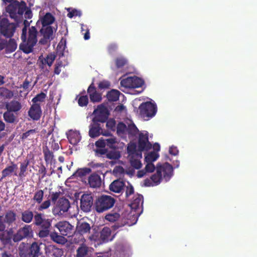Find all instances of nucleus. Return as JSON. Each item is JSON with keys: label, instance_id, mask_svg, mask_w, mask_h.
Returning <instances> with one entry per match:
<instances>
[{"label": "nucleus", "instance_id": "obj_52", "mask_svg": "<svg viewBox=\"0 0 257 257\" xmlns=\"http://www.w3.org/2000/svg\"><path fill=\"white\" fill-rule=\"evenodd\" d=\"M50 201L46 200L44 201L38 208V210L42 211L44 209H46L50 206Z\"/></svg>", "mask_w": 257, "mask_h": 257}, {"label": "nucleus", "instance_id": "obj_23", "mask_svg": "<svg viewBox=\"0 0 257 257\" xmlns=\"http://www.w3.org/2000/svg\"><path fill=\"white\" fill-rule=\"evenodd\" d=\"M125 182L120 180L113 181L109 185L110 191L115 193H119L123 189Z\"/></svg>", "mask_w": 257, "mask_h": 257}, {"label": "nucleus", "instance_id": "obj_63", "mask_svg": "<svg viewBox=\"0 0 257 257\" xmlns=\"http://www.w3.org/2000/svg\"><path fill=\"white\" fill-rule=\"evenodd\" d=\"M154 151L153 152H156L158 153L160 150V146L159 144L156 143L153 146Z\"/></svg>", "mask_w": 257, "mask_h": 257}, {"label": "nucleus", "instance_id": "obj_47", "mask_svg": "<svg viewBox=\"0 0 257 257\" xmlns=\"http://www.w3.org/2000/svg\"><path fill=\"white\" fill-rule=\"evenodd\" d=\"M120 156L118 151H112L107 154V157L110 159H118Z\"/></svg>", "mask_w": 257, "mask_h": 257}, {"label": "nucleus", "instance_id": "obj_33", "mask_svg": "<svg viewBox=\"0 0 257 257\" xmlns=\"http://www.w3.org/2000/svg\"><path fill=\"white\" fill-rule=\"evenodd\" d=\"M91 172V169L88 168H83L78 169L77 171L74 174V176L77 177H82L87 174Z\"/></svg>", "mask_w": 257, "mask_h": 257}, {"label": "nucleus", "instance_id": "obj_27", "mask_svg": "<svg viewBox=\"0 0 257 257\" xmlns=\"http://www.w3.org/2000/svg\"><path fill=\"white\" fill-rule=\"evenodd\" d=\"M102 134L103 136H108V134L103 133L100 126L93 124L90 128L89 136L92 138L98 137L100 134Z\"/></svg>", "mask_w": 257, "mask_h": 257}, {"label": "nucleus", "instance_id": "obj_49", "mask_svg": "<svg viewBox=\"0 0 257 257\" xmlns=\"http://www.w3.org/2000/svg\"><path fill=\"white\" fill-rule=\"evenodd\" d=\"M124 187L126 189V194L127 196L131 195L134 192V188L133 186L128 182H125Z\"/></svg>", "mask_w": 257, "mask_h": 257}, {"label": "nucleus", "instance_id": "obj_13", "mask_svg": "<svg viewBox=\"0 0 257 257\" xmlns=\"http://www.w3.org/2000/svg\"><path fill=\"white\" fill-rule=\"evenodd\" d=\"M94 117L93 121L94 122H104L107 119L108 116V111L106 107L100 105L94 110L93 112Z\"/></svg>", "mask_w": 257, "mask_h": 257}, {"label": "nucleus", "instance_id": "obj_46", "mask_svg": "<svg viewBox=\"0 0 257 257\" xmlns=\"http://www.w3.org/2000/svg\"><path fill=\"white\" fill-rule=\"evenodd\" d=\"M17 46V45L16 42L14 40H11L7 45V49L8 50L12 52L16 50Z\"/></svg>", "mask_w": 257, "mask_h": 257}, {"label": "nucleus", "instance_id": "obj_59", "mask_svg": "<svg viewBox=\"0 0 257 257\" xmlns=\"http://www.w3.org/2000/svg\"><path fill=\"white\" fill-rule=\"evenodd\" d=\"M115 110L117 112H122V113H125V112H126V109H125V107L124 106H123V105H118Z\"/></svg>", "mask_w": 257, "mask_h": 257}, {"label": "nucleus", "instance_id": "obj_37", "mask_svg": "<svg viewBox=\"0 0 257 257\" xmlns=\"http://www.w3.org/2000/svg\"><path fill=\"white\" fill-rule=\"evenodd\" d=\"M33 214L31 211H25L23 213L22 219L24 221L29 223L31 221Z\"/></svg>", "mask_w": 257, "mask_h": 257}, {"label": "nucleus", "instance_id": "obj_40", "mask_svg": "<svg viewBox=\"0 0 257 257\" xmlns=\"http://www.w3.org/2000/svg\"><path fill=\"white\" fill-rule=\"evenodd\" d=\"M0 95L7 98H11L13 94L8 89L2 87L0 88Z\"/></svg>", "mask_w": 257, "mask_h": 257}, {"label": "nucleus", "instance_id": "obj_45", "mask_svg": "<svg viewBox=\"0 0 257 257\" xmlns=\"http://www.w3.org/2000/svg\"><path fill=\"white\" fill-rule=\"evenodd\" d=\"M127 61L122 57H120L116 60L115 64L117 68H119L125 65Z\"/></svg>", "mask_w": 257, "mask_h": 257}, {"label": "nucleus", "instance_id": "obj_17", "mask_svg": "<svg viewBox=\"0 0 257 257\" xmlns=\"http://www.w3.org/2000/svg\"><path fill=\"white\" fill-rule=\"evenodd\" d=\"M55 227L59 229L63 235H67L70 234L73 229V226L67 221L59 222L55 225Z\"/></svg>", "mask_w": 257, "mask_h": 257}, {"label": "nucleus", "instance_id": "obj_3", "mask_svg": "<svg viewBox=\"0 0 257 257\" xmlns=\"http://www.w3.org/2000/svg\"><path fill=\"white\" fill-rule=\"evenodd\" d=\"M156 172L153 174L150 179L145 181L146 186H156L159 184L164 179L166 181L170 180L173 175V168L168 163H158L155 167Z\"/></svg>", "mask_w": 257, "mask_h": 257}, {"label": "nucleus", "instance_id": "obj_10", "mask_svg": "<svg viewBox=\"0 0 257 257\" xmlns=\"http://www.w3.org/2000/svg\"><path fill=\"white\" fill-rule=\"evenodd\" d=\"M95 146L97 148L102 149V150H100V153L104 154L106 152L104 149L106 146L110 149H117L121 147L123 145L119 144L114 137H110L106 139H99L95 142Z\"/></svg>", "mask_w": 257, "mask_h": 257}, {"label": "nucleus", "instance_id": "obj_5", "mask_svg": "<svg viewBox=\"0 0 257 257\" xmlns=\"http://www.w3.org/2000/svg\"><path fill=\"white\" fill-rule=\"evenodd\" d=\"M7 11L10 13L11 17L14 18L16 17L17 14L22 15L24 13L25 18L30 19L32 17L31 11L27 7L26 3L23 1L14 2L8 6Z\"/></svg>", "mask_w": 257, "mask_h": 257}, {"label": "nucleus", "instance_id": "obj_42", "mask_svg": "<svg viewBox=\"0 0 257 257\" xmlns=\"http://www.w3.org/2000/svg\"><path fill=\"white\" fill-rule=\"evenodd\" d=\"M46 95L44 93H41L37 95L33 99V101L35 104H38V102H41L44 100Z\"/></svg>", "mask_w": 257, "mask_h": 257}, {"label": "nucleus", "instance_id": "obj_4", "mask_svg": "<svg viewBox=\"0 0 257 257\" xmlns=\"http://www.w3.org/2000/svg\"><path fill=\"white\" fill-rule=\"evenodd\" d=\"M36 34L37 31L34 27L29 29L28 35H27L26 28L23 29L21 37L23 41L20 48L25 53L28 54L32 51L33 47L37 42Z\"/></svg>", "mask_w": 257, "mask_h": 257}, {"label": "nucleus", "instance_id": "obj_12", "mask_svg": "<svg viewBox=\"0 0 257 257\" xmlns=\"http://www.w3.org/2000/svg\"><path fill=\"white\" fill-rule=\"evenodd\" d=\"M69 207L70 203L67 199L63 198H60L53 208L52 212L55 215H60L67 211Z\"/></svg>", "mask_w": 257, "mask_h": 257}, {"label": "nucleus", "instance_id": "obj_44", "mask_svg": "<svg viewBox=\"0 0 257 257\" xmlns=\"http://www.w3.org/2000/svg\"><path fill=\"white\" fill-rule=\"evenodd\" d=\"M6 222L10 223L15 220V214L14 212L10 211L6 215Z\"/></svg>", "mask_w": 257, "mask_h": 257}, {"label": "nucleus", "instance_id": "obj_32", "mask_svg": "<svg viewBox=\"0 0 257 257\" xmlns=\"http://www.w3.org/2000/svg\"><path fill=\"white\" fill-rule=\"evenodd\" d=\"M120 217L119 214L117 212H112L105 216V219L109 222H114L117 220Z\"/></svg>", "mask_w": 257, "mask_h": 257}, {"label": "nucleus", "instance_id": "obj_25", "mask_svg": "<svg viewBox=\"0 0 257 257\" xmlns=\"http://www.w3.org/2000/svg\"><path fill=\"white\" fill-rule=\"evenodd\" d=\"M88 183L91 187H99L101 184L100 177L96 174H93L89 177Z\"/></svg>", "mask_w": 257, "mask_h": 257}, {"label": "nucleus", "instance_id": "obj_60", "mask_svg": "<svg viewBox=\"0 0 257 257\" xmlns=\"http://www.w3.org/2000/svg\"><path fill=\"white\" fill-rule=\"evenodd\" d=\"M169 153L170 154L176 155L178 154V151L176 147L172 146L169 149Z\"/></svg>", "mask_w": 257, "mask_h": 257}, {"label": "nucleus", "instance_id": "obj_41", "mask_svg": "<svg viewBox=\"0 0 257 257\" xmlns=\"http://www.w3.org/2000/svg\"><path fill=\"white\" fill-rule=\"evenodd\" d=\"M66 48L65 42L61 41L57 47V52L60 55H63L64 51Z\"/></svg>", "mask_w": 257, "mask_h": 257}, {"label": "nucleus", "instance_id": "obj_48", "mask_svg": "<svg viewBox=\"0 0 257 257\" xmlns=\"http://www.w3.org/2000/svg\"><path fill=\"white\" fill-rule=\"evenodd\" d=\"M88 102V100L86 96H81L78 99V104L81 106L86 105Z\"/></svg>", "mask_w": 257, "mask_h": 257}, {"label": "nucleus", "instance_id": "obj_21", "mask_svg": "<svg viewBox=\"0 0 257 257\" xmlns=\"http://www.w3.org/2000/svg\"><path fill=\"white\" fill-rule=\"evenodd\" d=\"M39 247L36 242L33 243L26 253L22 252L21 257H34L39 252Z\"/></svg>", "mask_w": 257, "mask_h": 257}, {"label": "nucleus", "instance_id": "obj_9", "mask_svg": "<svg viewBox=\"0 0 257 257\" xmlns=\"http://www.w3.org/2000/svg\"><path fill=\"white\" fill-rule=\"evenodd\" d=\"M120 83L122 90L124 91L126 89H133L142 87L144 81L140 78L133 76L122 79Z\"/></svg>", "mask_w": 257, "mask_h": 257}, {"label": "nucleus", "instance_id": "obj_30", "mask_svg": "<svg viewBox=\"0 0 257 257\" xmlns=\"http://www.w3.org/2000/svg\"><path fill=\"white\" fill-rule=\"evenodd\" d=\"M120 92L115 89H112L107 94V98L109 101H115L118 100Z\"/></svg>", "mask_w": 257, "mask_h": 257}, {"label": "nucleus", "instance_id": "obj_19", "mask_svg": "<svg viewBox=\"0 0 257 257\" xmlns=\"http://www.w3.org/2000/svg\"><path fill=\"white\" fill-rule=\"evenodd\" d=\"M32 229L29 226H26L21 229L14 236V240L18 241L23 238L32 235Z\"/></svg>", "mask_w": 257, "mask_h": 257}, {"label": "nucleus", "instance_id": "obj_22", "mask_svg": "<svg viewBox=\"0 0 257 257\" xmlns=\"http://www.w3.org/2000/svg\"><path fill=\"white\" fill-rule=\"evenodd\" d=\"M41 110L38 104H33L29 111V115L34 120H38L40 117Z\"/></svg>", "mask_w": 257, "mask_h": 257}, {"label": "nucleus", "instance_id": "obj_35", "mask_svg": "<svg viewBox=\"0 0 257 257\" xmlns=\"http://www.w3.org/2000/svg\"><path fill=\"white\" fill-rule=\"evenodd\" d=\"M47 249H49L52 252V255L54 257H61L63 254V251L62 249L54 247L53 246H50Z\"/></svg>", "mask_w": 257, "mask_h": 257}, {"label": "nucleus", "instance_id": "obj_53", "mask_svg": "<svg viewBox=\"0 0 257 257\" xmlns=\"http://www.w3.org/2000/svg\"><path fill=\"white\" fill-rule=\"evenodd\" d=\"M115 122L113 119H109L107 120L106 122V127L108 129L114 130L115 127Z\"/></svg>", "mask_w": 257, "mask_h": 257}, {"label": "nucleus", "instance_id": "obj_28", "mask_svg": "<svg viewBox=\"0 0 257 257\" xmlns=\"http://www.w3.org/2000/svg\"><path fill=\"white\" fill-rule=\"evenodd\" d=\"M90 229V227L88 223L83 221H79L78 222L76 230L80 233L83 234L87 233L89 231Z\"/></svg>", "mask_w": 257, "mask_h": 257}, {"label": "nucleus", "instance_id": "obj_56", "mask_svg": "<svg viewBox=\"0 0 257 257\" xmlns=\"http://www.w3.org/2000/svg\"><path fill=\"white\" fill-rule=\"evenodd\" d=\"M40 225L44 229H48L51 225V220L49 219L44 220Z\"/></svg>", "mask_w": 257, "mask_h": 257}, {"label": "nucleus", "instance_id": "obj_14", "mask_svg": "<svg viewBox=\"0 0 257 257\" xmlns=\"http://www.w3.org/2000/svg\"><path fill=\"white\" fill-rule=\"evenodd\" d=\"M1 32L6 37H10L13 36L16 29L14 24L9 23L6 20L0 22Z\"/></svg>", "mask_w": 257, "mask_h": 257}, {"label": "nucleus", "instance_id": "obj_38", "mask_svg": "<svg viewBox=\"0 0 257 257\" xmlns=\"http://www.w3.org/2000/svg\"><path fill=\"white\" fill-rule=\"evenodd\" d=\"M4 117L5 120L9 122H13L15 119L13 113L10 110L4 113Z\"/></svg>", "mask_w": 257, "mask_h": 257}, {"label": "nucleus", "instance_id": "obj_62", "mask_svg": "<svg viewBox=\"0 0 257 257\" xmlns=\"http://www.w3.org/2000/svg\"><path fill=\"white\" fill-rule=\"evenodd\" d=\"M3 220V217L2 216H0V231H3L5 228V226Z\"/></svg>", "mask_w": 257, "mask_h": 257}, {"label": "nucleus", "instance_id": "obj_50", "mask_svg": "<svg viewBox=\"0 0 257 257\" xmlns=\"http://www.w3.org/2000/svg\"><path fill=\"white\" fill-rule=\"evenodd\" d=\"M43 197V192L42 190H39L37 192L34 196V200L38 203L41 202Z\"/></svg>", "mask_w": 257, "mask_h": 257}, {"label": "nucleus", "instance_id": "obj_2", "mask_svg": "<svg viewBox=\"0 0 257 257\" xmlns=\"http://www.w3.org/2000/svg\"><path fill=\"white\" fill-rule=\"evenodd\" d=\"M55 21V18L50 13L45 14L41 11L39 13V19L37 22V25H42L40 30V43L45 44L53 38V34L56 32L57 28L52 27L51 25Z\"/></svg>", "mask_w": 257, "mask_h": 257}, {"label": "nucleus", "instance_id": "obj_58", "mask_svg": "<svg viewBox=\"0 0 257 257\" xmlns=\"http://www.w3.org/2000/svg\"><path fill=\"white\" fill-rule=\"evenodd\" d=\"M35 220L36 221V224L37 225L41 224L42 222L43 221V219L42 217V216L40 214H37L35 216Z\"/></svg>", "mask_w": 257, "mask_h": 257}, {"label": "nucleus", "instance_id": "obj_16", "mask_svg": "<svg viewBox=\"0 0 257 257\" xmlns=\"http://www.w3.org/2000/svg\"><path fill=\"white\" fill-rule=\"evenodd\" d=\"M92 205V197L90 194H84L80 200V207L85 212H88Z\"/></svg>", "mask_w": 257, "mask_h": 257}, {"label": "nucleus", "instance_id": "obj_20", "mask_svg": "<svg viewBox=\"0 0 257 257\" xmlns=\"http://www.w3.org/2000/svg\"><path fill=\"white\" fill-rule=\"evenodd\" d=\"M76 257H93V250L91 248L82 245L77 249Z\"/></svg>", "mask_w": 257, "mask_h": 257}, {"label": "nucleus", "instance_id": "obj_61", "mask_svg": "<svg viewBox=\"0 0 257 257\" xmlns=\"http://www.w3.org/2000/svg\"><path fill=\"white\" fill-rule=\"evenodd\" d=\"M49 234V230L46 229H44L41 230L39 232V236L42 237L47 236Z\"/></svg>", "mask_w": 257, "mask_h": 257}, {"label": "nucleus", "instance_id": "obj_64", "mask_svg": "<svg viewBox=\"0 0 257 257\" xmlns=\"http://www.w3.org/2000/svg\"><path fill=\"white\" fill-rule=\"evenodd\" d=\"M29 82L27 81H25L22 85L23 88L27 91H28V90L29 89Z\"/></svg>", "mask_w": 257, "mask_h": 257}, {"label": "nucleus", "instance_id": "obj_43", "mask_svg": "<svg viewBox=\"0 0 257 257\" xmlns=\"http://www.w3.org/2000/svg\"><path fill=\"white\" fill-rule=\"evenodd\" d=\"M67 10L69 12L67 16L70 18H72L74 16H80L81 15L80 12L76 10L68 8L67 9Z\"/></svg>", "mask_w": 257, "mask_h": 257}, {"label": "nucleus", "instance_id": "obj_24", "mask_svg": "<svg viewBox=\"0 0 257 257\" xmlns=\"http://www.w3.org/2000/svg\"><path fill=\"white\" fill-rule=\"evenodd\" d=\"M55 59V56L53 54H50L46 57L41 56L39 57L38 62L42 65V67H44L46 65L50 67Z\"/></svg>", "mask_w": 257, "mask_h": 257}, {"label": "nucleus", "instance_id": "obj_39", "mask_svg": "<svg viewBox=\"0 0 257 257\" xmlns=\"http://www.w3.org/2000/svg\"><path fill=\"white\" fill-rule=\"evenodd\" d=\"M49 136L51 137L50 141L49 143L51 144L52 148H54V149H58L59 148V145L58 143L59 140L58 139H55L54 134H49Z\"/></svg>", "mask_w": 257, "mask_h": 257}, {"label": "nucleus", "instance_id": "obj_54", "mask_svg": "<svg viewBox=\"0 0 257 257\" xmlns=\"http://www.w3.org/2000/svg\"><path fill=\"white\" fill-rule=\"evenodd\" d=\"M124 172V170L122 167L120 166H116L115 167L113 170V172L116 176H119Z\"/></svg>", "mask_w": 257, "mask_h": 257}, {"label": "nucleus", "instance_id": "obj_1", "mask_svg": "<svg viewBox=\"0 0 257 257\" xmlns=\"http://www.w3.org/2000/svg\"><path fill=\"white\" fill-rule=\"evenodd\" d=\"M152 147L148 142V133L143 131L139 133V146L133 143H130L127 146V153L131 165L138 169L141 168L142 164L140 159L142 158L141 151H148Z\"/></svg>", "mask_w": 257, "mask_h": 257}, {"label": "nucleus", "instance_id": "obj_34", "mask_svg": "<svg viewBox=\"0 0 257 257\" xmlns=\"http://www.w3.org/2000/svg\"><path fill=\"white\" fill-rule=\"evenodd\" d=\"M51 237L54 241L58 243L63 244L66 241V239L64 237L59 235L55 232L51 234Z\"/></svg>", "mask_w": 257, "mask_h": 257}, {"label": "nucleus", "instance_id": "obj_51", "mask_svg": "<svg viewBox=\"0 0 257 257\" xmlns=\"http://www.w3.org/2000/svg\"><path fill=\"white\" fill-rule=\"evenodd\" d=\"M28 165V161H26L25 162H23L21 165L20 167V175L21 176L24 175V173L26 172L27 168V166Z\"/></svg>", "mask_w": 257, "mask_h": 257}, {"label": "nucleus", "instance_id": "obj_11", "mask_svg": "<svg viewBox=\"0 0 257 257\" xmlns=\"http://www.w3.org/2000/svg\"><path fill=\"white\" fill-rule=\"evenodd\" d=\"M140 114L144 118L154 116L157 112V106L154 101L142 103L139 106Z\"/></svg>", "mask_w": 257, "mask_h": 257}, {"label": "nucleus", "instance_id": "obj_7", "mask_svg": "<svg viewBox=\"0 0 257 257\" xmlns=\"http://www.w3.org/2000/svg\"><path fill=\"white\" fill-rule=\"evenodd\" d=\"M138 131L131 120H129L126 123H119L117 126V134L121 138H126L127 135L136 136Z\"/></svg>", "mask_w": 257, "mask_h": 257}, {"label": "nucleus", "instance_id": "obj_55", "mask_svg": "<svg viewBox=\"0 0 257 257\" xmlns=\"http://www.w3.org/2000/svg\"><path fill=\"white\" fill-rule=\"evenodd\" d=\"M63 68V65L61 62H58L55 66L54 72L56 74H60L62 70V68Z\"/></svg>", "mask_w": 257, "mask_h": 257}, {"label": "nucleus", "instance_id": "obj_18", "mask_svg": "<svg viewBox=\"0 0 257 257\" xmlns=\"http://www.w3.org/2000/svg\"><path fill=\"white\" fill-rule=\"evenodd\" d=\"M67 139L69 143L73 145H77L81 140V136L78 131L71 130L66 133Z\"/></svg>", "mask_w": 257, "mask_h": 257}, {"label": "nucleus", "instance_id": "obj_15", "mask_svg": "<svg viewBox=\"0 0 257 257\" xmlns=\"http://www.w3.org/2000/svg\"><path fill=\"white\" fill-rule=\"evenodd\" d=\"M143 202V196L142 195H137L134 197L130 204V207L132 210L137 212L135 215H138L142 212ZM134 215H135V214H134Z\"/></svg>", "mask_w": 257, "mask_h": 257}, {"label": "nucleus", "instance_id": "obj_57", "mask_svg": "<svg viewBox=\"0 0 257 257\" xmlns=\"http://www.w3.org/2000/svg\"><path fill=\"white\" fill-rule=\"evenodd\" d=\"M110 86V83L106 80L102 81L99 83L100 88H107Z\"/></svg>", "mask_w": 257, "mask_h": 257}, {"label": "nucleus", "instance_id": "obj_26", "mask_svg": "<svg viewBox=\"0 0 257 257\" xmlns=\"http://www.w3.org/2000/svg\"><path fill=\"white\" fill-rule=\"evenodd\" d=\"M88 93L89 94L90 100L92 102H98L101 99V95L96 92L94 87L92 85H90L88 88Z\"/></svg>", "mask_w": 257, "mask_h": 257}, {"label": "nucleus", "instance_id": "obj_8", "mask_svg": "<svg viewBox=\"0 0 257 257\" xmlns=\"http://www.w3.org/2000/svg\"><path fill=\"white\" fill-rule=\"evenodd\" d=\"M115 200L113 198L108 195H102L97 199L95 208L97 212H102L113 206Z\"/></svg>", "mask_w": 257, "mask_h": 257}, {"label": "nucleus", "instance_id": "obj_31", "mask_svg": "<svg viewBox=\"0 0 257 257\" xmlns=\"http://www.w3.org/2000/svg\"><path fill=\"white\" fill-rule=\"evenodd\" d=\"M8 109L11 111H16L20 109L21 105L17 101H13L7 105Z\"/></svg>", "mask_w": 257, "mask_h": 257}, {"label": "nucleus", "instance_id": "obj_6", "mask_svg": "<svg viewBox=\"0 0 257 257\" xmlns=\"http://www.w3.org/2000/svg\"><path fill=\"white\" fill-rule=\"evenodd\" d=\"M159 157V154L156 152H149L145 155V161L146 165L144 169L140 170L137 173V177L142 178L147 175L148 173H151L154 171L155 167L153 163Z\"/></svg>", "mask_w": 257, "mask_h": 257}, {"label": "nucleus", "instance_id": "obj_36", "mask_svg": "<svg viewBox=\"0 0 257 257\" xmlns=\"http://www.w3.org/2000/svg\"><path fill=\"white\" fill-rule=\"evenodd\" d=\"M17 166L15 165H12L6 168L3 171V176L6 177L15 171L17 169Z\"/></svg>", "mask_w": 257, "mask_h": 257}, {"label": "nucleus", "instance_id": "obj_29", "mask_svg": "<svg viewBox=\"0 0 257 257\" xmlns=\"http://www.w3.org/2000/svg\"><path fill=\"white\" fill-rule=\"evenodd\" d=\"M100 237L104 241L111 240L113 237L111 236L110 229L108 227H104L100 233Z\"/></svg>", "mask_w": 257, "mask_h": 257}]
</instances>
